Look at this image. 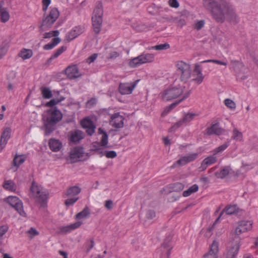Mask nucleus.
<instances>
[{
	"label": "nucleus",
	"instance_id": "f257e3e1",
	"mask_svg": "<svg viewBox=\"0 0 258 258\" xmlns=\"http://www.w3.org/2000/svg\"><path fill=\"white\" fill-rule=\"evenodd\" d=\"M204 8L218 23H223L227 19L236 22L237 15L232 6L226 0H203Z\"/></svg>",
	"mask_w": 258,
	"mask_h": 258
},
{
	"label": "nucleus",
	"instance_id": "f03ea898",
	"mask_svg": "<svg viewBox=\"0 0 258 258\" xmlns=\"http://www.w3.org/2000/svg\"><path fill=\"white\" fill-rule=\"evenodd\" d=\"M62 117L61 112L58 109L51 108L42 114V121L45 136L50 135L56 128V124L60 121Z\"/></svg>",
	"mask_w": 258,
	"mask_h": 258
},
{
	"label": "nucleus",
	"instance_id": "7ed1b4c3",
	"mask_svg": "<svg viewBox=\"0 0 258 258\" xmlns=\"http://www.w3.org/2000/svg\"><path fill=\"white\" fill-rule=\"evenodd\" d=\"M103 14V6L102 4L99 2L94 10L92 17L94 31L96 34H98L100 31L102 23Z\"/></svg>",
	"mask_w": 258,
	"mask_h": 258
},
{
	"label": "nucleus",
	"instance_id": "20e7f679",
	"mask_svg": "<svg viewBox=\"0 0 258 258\" xmlns=\"http://www.w3.org/2000/svg\"><path fill=\"white\" fill-rule=\"evenodd\" d=\"M185 87L179 86L167 88L161 93V98L164 101H170L174 99L184 93Z\"/></svg>",
	"mask_w": 258,
	"mask_h": 258
},
{
	"label": "nucleus",
	"instance_id": "39448f33",
	"mask_svg": "<svg viewBox=\"0 0 258 258\" xmlns=\"http://www.w3.org/2000/svg\"><path fill=\"white\" fill-rule=\"evenodd\" d=\"M59 16V12L56 8H53L49 12L48 14L43 16L40 28L44 30L46 28H50Z\"/></svg>",
	"mask_w": 258,
	"mask_h": 258
},
{
	"label": "nucleus",
	"instance_id": "423d86ee",
	"mask_svg": "<svg viewBox=\"0 0 258 258\" xmlns=\"http://www.w3.org/2000/svg\"><path fill=\"white\" fill-rule=\"evenodd\" d=\"M175 66L180 75L181 80L186 82L190 78L191 74V70L189 64L183 61H178L176 62Z\"/></svg>",
	"mask_w": 258,
	"mask_h": 258
},
{
	"label": "nucleus",
	"instance_id": "0eeeda50",
	"mask_svg": "<svg viewBox=\"0 0 258 258\" xmlns=\"http://www.w3.org/2000/svg\"><path fill=\"white\" fill-rule=\"evenodd\" d=\"M6 201L13 207L20 215L26 216V213L23 209V203L19 198L16 197L10 196L7 198Z\"/></svg>",
	"mask_w": 258,
	"mask_h": 258
},
{
	"label": "nucleus",
	"instance_id": "6e6552de",
	"mask_svg": "<svg viewBox=\"0 0 258 258\" xmlns=\"http://www.w3.org/2000/svg\"><path fill=\"white\" fill-rule=\"evenodd\" d=\"M252 222L251 221H241L238 223L237 226L235 228L234 233L238 236L240 234L251 230L252 228Z\"/></svg>",
	"mask_w": 258,
	"mask_h": 258
},
{
	"label": "nucleus",
	"instance_id": "1a4fd4ad",
	"mask_svg": "<svg viewBox=\"0 0 258 258\" xmlns=\"http://www.w3.org/2000/svg\"><path fill=\"white\" fill-rule=\"evenodd\" d=\"M139 81L138 80L131 83H121L118 87V91L122 95L131 94Z\"/></svg>",
	"mask_w": 258,
	"mask_h": 258
},
{
	"label": "nucleus",
	"instance_id": "9d476101",
	"mask_svg": "<svg viewBox=\"0 0 258 258\" xmlns=\"http://www.w3.org/2000/svg\"><path fill=\"white\" fill-rule=\"evenodd\" d=\"M198 114L195 113H187L185 114L183 117L178 121L176 122L171 128L170 130L172 131L173 129H177L182 126L183 124H186L190 122Z\"/></svg>",
	"mask_w": 258,
	"mask_h": 258
},
{
	"label": "nucleus",
	"instance_id": "9b49d317",
	"mask_svg": "<svg viewBox=\"0 0 258 258\" xmlns=\"http://www.w3.org/2000/svg\"><path fill=\"white\" fill-rule=\"evenodd\" d=\"M124 118L119 112L115 113L111 116L109 120L110 124L116 128H122L123 126Z\"/></svg>",
	"mask_w": 258,
	"mask_h": 258
},
{
	"label": "nucleus",
	"instance_id": "f8f14e48",
	"mask_svg": "<svg viewBox=\"0 0 258 258\" xmlns=\"http://www.w3.org/2000/svg\"><path fill=\"white\" fill-rule=\"evenodd\" d=\"M84 154L83 148L76 147L71 151L70 156L73 162H77L84 160Z\"/></svg>",
	"mask_w": 258,
	"mask_h": 258
},
{
	"label": "nucleus",
	"instance_id": "ddd939ff",
	"mask_svg": "<svg viewBox=\"0 0 258 258\" xmlns=\"http://www.w3.org/2000/svg\"><path fill=\"white\" fill-rule=\"evenodd\" d=\"M30 189L33 196L40 201L43 202L47 199L46 195L41 192V188L35 182H32Z\"/></svg>",
	"mask_w": 258,
	"mask_h": 258
},
{
	"label": "nucleus",
	"instance_id": "4468645a",
	"mask_svg": "<svg viewBox=\"0 0 258 258\" xmlns=\"http://www.w3.org/2000/svg\"><path fill=\"white\" fill-rule=\"evenodd\" d=\"M219 252V243L214 240L210 246L209 251L205 253L203 258H218Z\"/></svg>",
	"mask_w": 258,
	"mask_h": 258
},
{
	"label": "nucleus",
	"instance_id": "2eb2a0df",
	"mask_svg": "<svg viewBox=\"0 0 258 258\" xmlns=\"http://www.w3.org/2000/svg\"><path fill=\"white\" fill-rule=\"evenodd\" d=\"M5 5V1L4 0L0 1V21L4 23L9 21L10 19L9 12Z\"/></svg>",
	"mask_w": 258,
	"mask_h": 258
},
{
	"label": "nucleus",
	"instance_id": "dca6fc26",
	"mask_svg": "<svg viewBox=\"0 0 258 258\" xmlns=\"http://www.w3.org/2000/svg\"><path fill=\"white\" fill-rule=\"evenodd\" d=\"M65 72L68 77L71 79H76L81 76L76 65L69 66L66 68Z\"/></svg>",
	"mask_w": 258,
	"mask_h": 258
},
{
	"label": "nucleus",
	"instance_id": "f3484780",
	"mask_svg": "<svg viewBox=\"0 0 258 258\" xmlns=\"http://www.w3.org/2000/svg\"><path fill=\"white\" fill-rule=\"evenodd\" d=\"M84 27L83 26H75L67 34L66 38L68 40H72L78 36L81 35L84 31Z\"/></svg>",
	"mask_w": 258,
	"mask_h": 258
},
{
	"label": "nucleus",
	"instance_id": "a211bd4d",
	"mask_svg": "<svg viewBox=\"0 0 258 258\" xmlns=\"http://www.w3.org/2000/svg\"><path fill=\"white\" fill-rule=\"evenodd\" d=\"M217 161V158L216 155H213L206 158L203 160L200 167L199 168L200 171H205L208 166L215 163Z\"/></svg>",
	"mask_w": 258,
	"mask_h": 258
},
{
	"label": "nucleus",
	"instance_id": "6ab92c4d",
	"mask_svg": "<svg viewBox=\"0 0 258 258\" xmlns=\"http://www.w3.org/2000/svg\"><path fill=\"white\" fill-rule=\"evenodd\" d=\"M204 78V76L202 73L200 66L197 63L195 64L192 80L195 82L197 84H200L203 82Z\"/></svg>",
	"mask_w": 258,
	"mask_h": 258
},
{
	"label": "nucleus",
	"instance_id": "aec40b11",
	"mask_svg": "<svg viewBox=\"0 0 258 258\" xmlns=\"http://www.w3.org/2000/svg\"><path fill=\"white\" fill-rule=\"evenodd\" d=\"M81 125L83 128L86 129L88 135L92 136L94 133L96 126L91 120L84 119L82 120Z\"/></svg>",
	"mask_w": 258,
	"mask_h": 258
},
{
	"label": "nucleus",
	"instance_id": "412c9836",
	"mask_svg": "<svg viewBox=\"0 0 258 258\" xmlns=\"http://www.w3.org/2000/svg\"><path fill=\"white\" fill-rule=\"evenodd\" d=\"M240 248L239 243H236L229 247L225 253V258H236Z\"/></svg>",
	"mask_w": 258,
	"mask_h": 258
},
{
	"label": "nucleus",
	"instance_id": "4be33fe9",
	"mask_svg": "<svg viewBox=\"0 0 258 258\" xmlns=\"http://www.w3.org/2000/svg\"><path fill=\"white\" fill-rule=\"evenodd\" d=\"M206 131V134L207 135H212L215 134L219 136L223 134L225 132V130L219 127L218 123H215L213 124L210 127H208Z\"/></svg>",
	"mask_w": 258,
	"mask_h": 258
},
{
	"label": "nucleus",
	"instance_id": "5701e85b",
	"mask_svg": "<svg viewBox=\"0 0 258 258\" xmlns=\"http://www.w3.org/2000/svg\"><path fill=\"white\" fill-rule=\"evenodd\" d=\"M11 128L9 127L5 128L1 135L0 145L2 148H4L7 145L8 140L11 137Z\"/></svg>",
	"mask_w": 258,
	"mask_h": 258
},
{
	"label": "nucleus",
	"instance_id": "b1692460",
	"mask_svg": "<svg viewBox=\"0 0 258 258\" xmlns=\"http://www.w3.org/2000/svg\"><path fill=\"white\" fill-rule=\"evenodd\" d=\"M239 209L236 205H229L226 206L220 213L219 217L216 220L215 222H218L219 221V219L224 212H226L227 215H233L237 213Z\"/></svg>",
	"mask_w": 258,
	"mask_h": 258
},
{
	"label": "nucleus",
	"instance_id": "393cba45",
	"mask_svg": "<svg viewBox=\"0 0 258 258\" xmlns=\"http://www.w3.org/2000/svg\"><path fill=\"white\" fill-rule=\"evenodd\" d=\"M50 149L53 152L59 151L62 148L61 142L58 139L51 138L49 141Z\"/></svg>",
	"mask_w": 258,
	"mask_h": 258
},
{
	"label": "nucleus",
	"instance_id": "a878e982",
	"mask_svg": "<svg viewBox=\"0 0 258 258\" xmlns=\"http://www.w3.org/2000/svg\"><path fill=\"white\" fill-rule=\"evenodd\" d=\"M233 172V171L230 166H225L220 171L216 172L215 175L218 178L223 179L228 174H232Z\"/></svg>",
	"mask_w": 258,
	"mask_h": 258
},
{
	"label": "nucleus",
	"instance_id": "bb28decb",
	"mask_svg": "<svg viewBox=\"0 0 258 258\" xmlns=\"http://www.w3.org/2000/svg\"><path fill=\"white\" fill-rule=\"evenodd\" d=\"M82 224L81 221L76 222L73 224L62 227L60 228V232L63 234H66L71 231L79 228Z\"/></svg>",
	"mask_w": 258,
	"mask_h": 258
},
{
	"label": "nucleus",
	"instance_id": "cd10ccee",
	"mask_svg": "<svg viewBox=\"0 0 258 258\" xmlns=\"http://www.w3.org/2000/svg\"><path fill=\"white\" fill-rule=\"evenodd\" d=\"M33 54L32 50L24 48L20 51L18 56L23 60H26L30 58L33 56Z\"/></svg>",
	"mask_w": 258,
	"mask_h": 258
},
{
	"label": "nucleus",
	"instance_id": "c85d7f7f",
	"mask_svg": "<svg viewBox=\"0 0 258 258\" xmlns=\"http://www.w3.org/2000/svg\"><path fill=\"white\" fill-rule=\"evenodd\" d=\"M84 138L83 132L79 130L73 132L71 136V141L73 142H78Z\"/></svg>",
	"mask_w": 258,
	"mask_h": 258
},
{
	"label": "nucleus",
	"instance_id": "c756f323",
	"mask_svg": "<svg viewBox=\"0 0 258 258\" xmlns=\"http://www.w3.org/2000/svg\"><path fill=\"white\" fill-rule=\"evenodd\" d=\"M142 64L152 62L154 58L153 54L146 53L139 55Z\"/></svg>",
	"mask_w": 258,
	"mask_h": 258
},
{
	"label": "nucleus",
	"instance_id": "7c9ffc66",
	"mask_svg": "<svg viewBox=\"0 0 258 258\" xmlns=\"http://www.w3.org/2000/svg\"><path fill=\"white\" fill-rule=\"evenodd\" d=\"M3 187L6 189L12 191H15L17 188V186L16 184L14 183V181H13L11 180H8L5 181L3 184Z\"/></svg>",
	"mask_w": 258,
	"mask_h": 258
},
{
	"label": "nucleus",
	"instance_id": "2f4dec72",
	"mask_svg": "<svg viewBox=\"0 0 258 258\" xmlns=\"http://www.w3.org/2000/svg\"><path fill=\"white\" fill-rule=\"evenodd\" d=\"M81 192V188L77 186H73L69 188L66 192L67 196L73 197L77 195Z\"/></svg>",
	"mask_w": 258,
	"mask_h": 258
},
{
	"label": "nucleus",
	"instance_id": "473e14b6",
	"mask_svg": "<svg viewBox=\"0 0 258 258\" xmlns=\"http://www.w3.org/2000/svg\"><path fill=\"white\" fill-rule=\"evenodd\" d=\"M232 139L236 141H243V134L237 128H234L232 131Z\"/></svg>",
	"mask_w": 258,
	"mask_h": 258
},
{
	"label": "nucleus",
	"instance_id": "72a5a7b5",
	"mask_svg": "<svg viewBox=\"0 0 258 258\" xmlns=\"http://www.w3.org/2000/svg\"><path fill=\"white\" fill-rule=\"evenodd\" d=\"M188 163H189V162L187 160V158L186 156H184L178 160L176 162H175L172 166V167L176 168L177 167L184 166Z\"/></svg>",
	"mask_w": 258,
	"mask_h": 258
},
{
	"label": "nucleus",
	"instance_id": "f704fd0d",
	"mask_svg": "<svg viewBox=\"0 0 258 258\" xmlns=\"http://www.w3.org/2000/svg\"><path fill=\"white\" fill-rule=\"evenodd\" d=\"M26 160V158L24 155H16L13 160V164L17 167L21 164L23 163Z\"/></svg>",
	"mask_w": 258,
	"mask_h": 258
},
{
	"label": "nucleus",
	"instance_id": "c9c22d12",
	"mask_svg": "<svg viewBox=\"0 0 258 258\" xmlns=\"http://www.w3.org/2000/svg\"><path fill=\"white\" fill-rule=\"evenodd\" d=\"M9 47V42L4 41L0 46V59H1L7 52Z\"/></svg>",
	"mask_w": 258,
	"mask_h": 258
},
{
	"label": "nucleus",
	"instance_id": "e433bc0d",
	"mask_svg": "<svg viewBox=\"0 0 258 258\" xmlns=\"http://www.w3.org/2000/svg\"><path fill=\"white\" fill-rule=\"evenodd\" d=\"M199 189V186L197 184H195L190 186L187 190H186L183 192V197H188L191 194L197 191Z\"/></svg>",
	"mask_w": 258,
	"mask_h": 258
},
{
	"label": "nucleus",
	"instance_id": "4c0bfd02",
	"mask_svg": "<svg viewBox=\"0 0 258 258\" xmlns=\"http://www.w3.org/2000/svg\"><path fill=\"white\" fill-rule=\"evenodd\" d=\"M60 41V39L58 37L54 38L51 42L45 45L43 47L45 50H49L55 47Z\"/></svg>",
	"mask_w": 258,
	"mask_h": 258
},
{
	"label": "nucleus",
	"instance_id": "58836bf2",
	"mask_svg": "<svg viewBox=\"0 0 258 258\" xmlns=\"http://www.w3.org/2000/svg\"><path fill=\"white\" fill-rule=\"evenodd\" d=\"M142 64V63L141 62L139 55L137 57H134V58L130 59L128 62V66L131 68L137 67Z\"/></svg>",
	"mask_w": 258,
	"mask_h": 258
},
{
	"label": "nucleus",
	"instance_id": "ea45409f",
	"mask_svg": "<svg viewBox=\"0 0 258 258\" xmlns=\"http://www.w3.org/2000/svg\"><path fill=\"white\" fill-rule=\"evenodd\" d=\"M90 215V211L88 207H85L83 210L76 215L77 219H81L82 218H86Z\"/></svg>",
	"mask_w": 258,
	"mask_h": 258
},
{
	"label": "nucleus",
	"instance_id": "a19ab883",
	"mask_svg": "<svg viewBox=\"0 0 258 258\" xmlns=\"http://www.w3.org/2000/svg\"><path fill=\"white\" fill-rule=\"evenodd\" d=\"M40 89L42 97L44 99H49L52 97V92L49 88L47 87H41Z\"/></svg>",
	"mask_w": 258,
	"mask_h": 258
},
{
	"label": "nucleus",
	"instance_id": "79ce46f5",
	"mask_svg": "<svg viewBox=\"0 0 258 258\" xmlns=\"http://www.w3.org/2000/svg\"><path fill=\"white\" fill-rule=\"evenodd\" d=\"M190 94V91H186L184 94L183 96H182V98L178 102H176L174 103H172L171 105H170L167 108V112L170 111L172 109L174 108L179 102H180L182 100H184V99L188 97Z\"/></svg>",
	"mask_w": 258,
	"mask_h": 258
},
{
	"label": "nucleus",
	"instance_id": "37998d69",
	"mask_svg": "<svg viewBox=\"0 0 258 258\" xmlns=\"http://www.w3.org/2000/svg\"><path fill=\"white\" fill-rule=\"evenodd\" d=\"M229 146L228 143H224L223 145L220 146L219 147L216 148L214 150L212 151V153L214 155H216L219 153L222 152L224 151Z\"/></svg>",
	"mask_w": 258,
	"mask_h": 258
},
{
	"label": "nucleus",
	"instance_id": "c03bdc74",
	"mask_svg": "<svg viewBox=\"0 0 258 258\" xmlns=\"http://www.w3.org/2000/svg\"><path fill=\"white\" fill-rule=\"evenodd\" d=\"M173 191H180L184 188V185L180 182H176L171 186Z\"/></svg>",
	"mask_w": 258,
	"mask_h": 258
},
{
	"label": "nucleus",
	"instance_id": "a18cd8bd",
	"mask_svg": "<svg viewBox=\"0 0 258 258\" xmlns=\"http://www.w3.org/2000/svg\"><path fill=\"white\" fill-rule=\"evenodd\" d=\"M225 105L230 109L233 110L236 108L235 103L230 99H226L224 100Z\"/></svg>",
	"mask_w": 258,
	"mask_h": 258
},
{
	"label": "nucleus",
	"instance_id": "49530a36",
	"mask_svg": "<svg viewBox=\"0 0 258 258\" xmlns=\"http://www.w3.org/2000/svg\"><path fill=\"white\" fill-rule=\"evenodd\" d=\"M100 154L104 155L107 158H114L117 156V154L114 151H106L104 152H101Z\"/></svg>",
	"mask_w": 258,
	"mask_h": 258
},
{
	"label": "nucleus",
	"instance_id": "de8ad7c7",
	"mask_svg": "<svg viewBox=\"0 0 258 258\" xmlns=\"http://www.w3.org/2000/svg\"><path fill=\"white\" fill-rule=\"evenodd\" d=\"M64 99V97H61L60 99L57 98L51 99L50 101L46 103V106L48 107H52L54 105L60 102V101L63 100Z\"/></svg>",
	"mask_w": 258,
	"mask_h": 258
},
{
	"label": "nucleus",
	"instance_id": "09e8293b",
	"mask_svg": "<svg viewBox=\"0 0 258 258\" xmlns=\"http://www.w3.org/2000/svg\"><path fill=\"white\" fill-rule=\"evenodd\" d=\"M171 20L173 22L175 23L177 26L181 28L182 27L186 24L185 20L183 19H178L177 18H172Z\"/></svg>",
	"mask_w": 258,
	"mask_h": 258
},
{
	"label": "nucleus",
	"instance_id": "8fccbe9b",
	"mask_svg": "<svg viewBox=\"0 0 258 258\" xmlns=\"http://www.w3.org/2000/svg\"><path fill=\"white\" fill-rule=\"evenodd\" d=\"M217 223V222H215L211 227H209L208 228H207L206 229V230L205 231V235H204V236L206 237L209 238V237H210L212 236V235L213 234V230L214 229V226H215V225H216V224Z\"/></svg>",
	"mask_w": 258,
	"mask_h": 258
},
{
	"label": "nucleus",
	"instance_id": "3c124183",
	"mask_svg": "<svg viewBox=\"0 0 258 258\" xmlns=\"http://www.w3.org/2000/svg\"><path fill=\"white\" fill-rule=\"evenodd\" d=\"M59 34V31L57 30L52 31L49 32L45 33L44 34V38H49L52 36H57Z\"/></svg>",
	"mask_w": 258,
	"mask_h": 258
},
{
	"label": "nucleus",
	"instance_id": "603ef678",
	"mask_svg": "<svg viewBox=\"0 0 258 258\" xmlns=\"http://www.w3.org/2000/svg\"><path fill=\"white\" fill-rule=\"evenodd\" d=\"M67 49L66 46H61L56 50L55 52L52 55V57L56 58L59 56L63 52H64Z\"/></svg>",
	"mask_w": 258,
	"mask_h": 258
},
{
	"label": "nucleus",
	"instance_id": "864d4df0",
	"mask_svg": "<svg viewBox=\"0 0 258 258\" xmlns=\"http://www.w3.org/2000/svg\"><path fill=\"white\" fill-rule=\"evenodd\" d=\"M101 146H106L108 144V135L107 133H104L102 135L100 142Z\"/></svg>",
	"mask_w": 258,
	"mask_h": 258
},
{
	"label": "nucleus",
	"instance_id": "5fc2aeb1",
	"mask_svg": "<svg viewBox=\"0 0 258 258\" xmlns=\"http://www.w3.org/2000/svg\"><path fill=\"white\" fill-rule=\"evenodd\" d=\"M204 20H200L194 24V27L197 30H200L204 27Z\"/></svg>",
	"mask_w": 258,
	"mask_h": 258
},
{
	"label": "nucleus",
	"instance_id": "6e6d98bb",
	"mask_svg": "<svg viewBox=\"0 0 258 258\" xmlns=\"http://www.w3.org/2000/svg\"><path fill=\"white\" fill-rule=\"evenodd\" d=\"M27 233L30 235V238L38 235L39 234L38 231L35 228L31 227L29 230L26 232Z\"/></svg>",
	"mask_w": 258,
	"mask_h": 258
},
{
	"label": "nucleus",
	"instance_id": "4d7b16f0",
	"mask_svg": "<svg viewBox=\"0 0 258 258\" xmlns=\"http://www.w3.org/2000/svg\"><path fill=\"white\" fill-rule=\"evenodd\" d=\"M185 156L187 158L188 161L189 162H192V161L195 160L198 158V153H191V154L186 155Z\"/></svg>",
	"mask_w": 258,
	"mask_h": 258
},
{
	"label": "nucleus",
	"instance_id": "13d9d810",
	"mask_svg": "<svg viewBox=\"0 0 258 258\" xmlns=\"http://www.w3.org/2000/svg\"><path fill=\"white\" fill-rule=\"evenodd\" d=\"M213 62L217 64H219L220 65H224V66H226L227 64V63L226 62L222 61H220L219 60H216V59H208V60L203 61L201 62L203 63V62Z\"/></svg>",
	"mask_w": 258,
	"mask_h": 258
},
{
	"label": "nucleus",
	"instance_id": "bf43d9fd",
	"mask_svg": "<svg viewBox=\"0 0 258 258\" xmlns=\"http://www.w3.org/2000/svg\"><path fill=\"white\" fill-rule=\"evenodd\" d=\"M170 45L168 43L162 44L160 45H156L154 48L156 50H163L169 48Z\"/></svg>",
	"mask_w": 258,
	"mask_h": 258
},
{
	"label": "nucleus",
	"instance_id": "052dcab7",
	"mask_svg": "<svg viewBox=\"0 0 258 258\" xmlns=\"http://www.w3.org/2000/svg\"><path fill=\"white\" fill-rule=\"evenodd\" d=\"M168 5L172 8H178L179 7V4L177 0H169Z\"/></svg>",
	"mask_w": 258,
	"mask_h": 258
},
{
	"label": "nucleus",
	"instance_id": "680f3d73",
	"mask_svg": "<svg viewBox=\"0 0 258 258\" xmlns=\"http://www.w3.org/2000/svg\"><path fill=\"white\" fill-rule=\"evenodd\" d=\"M78 198H74L67 199L65 201V205L68 207L73 205L77 201H78Z\"/></svg>",
	"mask_w": 258,
	"mask_h": 258
},
{
	"label": "nucleus",
	"instance_id": "e2e57ef3",
	"mask_svg": "<svg viewBox=\"0 0 258 258\" xmlns=\"http://www.w3.org/2000/svg\"><path fill=\"white\" fill-rule=\"evenodd\" d=\"M42 10L44 12L46 11L47 8L51 3V0H42Z\"/></svg>",
	"mask_w": 258,
	"mask_h": 258
},
{
	"label": "nucleus",
	"instance_id": "0e129e2a",
	"mask_svg": "<svg viewBox=\"0 0 258 258\" xmlns=\"http://www.w3.org/2000/svg\"><path fill=\"white\" fill-rule=\"evenodd\" d=\"M156 216L155 212L152 210H149L147 211L146 214V217L149 219H152L154 218Z\"/></svg>",
	"mask_w": 258,
	"mask_h": 258
},
{
	"label": "nucleus",
	"instance_id": "69168bd1",
	"mask_svg": "<svg viewBox=\"0 0 258 258\" xmlns=\"http://www.w3.org/2000/svg\"><path fill=\"white\" fill-rule=\"evenodd\" d=\"M9 227L7 225L0 226V237L3 236L8 231Z\"/></svg>",
	"mask_w": 258,
	"mask_h": 258
},
{
	"label": "nucleus",
	"instance_id": "338daca9",
	"mask_svg": "<svg viewBox=\"0 0 258 258\" xmlns=\"http://www.w3.org/2000/svg\"><path fill=\"white\" fill-rule=\"evenodd\" d=\"M113 203L112 200H109L105 201V207L109 210H110L113 208Z\"/></svg>",
	"mask_w": 258,
	"mask_h": 258
},
{
	"label": "nucleus",
	"instance_id": "774afa93",
	"mask_svg": "<svg viewBox=\"0 0 258 258\" xmlns=\"http://www.w3.org/2000/svg\"><path fill=\"white\" fill-rule=\"evenodd\" d=\"M97 54L94 53L93 54L90 56L87 59V62L88 63H91V62H93L97 58Z\"/></svg>",
	"mask_w": 258,
	"mask_h": 258
}]
</instances>
